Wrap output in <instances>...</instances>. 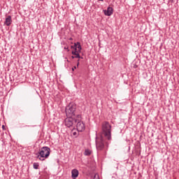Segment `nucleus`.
Segmentation results:
<instances>
[{
  "instance_id": "nucleus-12",
  "label": "nucleus",
  "mask_w": 179,
  "mask_h": 179,
  "mask_svg": "<svg viewBox=\"0 0 179 179\" xmlns=\"http://www.w3.org/2000/svg\"><path fill=\"white\" fill-rule=\"evenodd\" d=\"M39 166H40V164H38V162H34L33 164V167H34V169H35V170L38 169Z\"/></svg>"
},
{
  "instance_id": "nucleus-19",
  "label": "nucleus",
  "mask_w": 179,
  "mask_h": 179,
  "mask_svg": "<svg viewBox=\"0 0 179 179\" xmlns=\"http://www.w3.org/2000/svg\"><path fill=\"white\" fill-rule=\"evenodd\" d=\"M71 58H72V59H74L75 56H74V55H73V56H71Z\"/></svg>"
},
{
  "instance_id": "nucleus-1",
  "label": "nucleus",
  "mask_w": 179,
  "mask_h": 179,
  "mask_svg": "<svg viewBox=\"0 0 179 179\" xmlns=\"http://www.w3.org/2000/svg\"><path fill=\"white\" fill-rule=\"evenodd\" d=\"M106 138L108 141H111V125L108 122H103L102 124V133L100 137H96V146L97 150H103L106 144Z\"/></svg>"
},
{
  "instance_id": "nucleus-9",
  "label": "nucleus",
  "mask_w": 179,
  "mask_h": 179,
  "mask_svg": "<svg viewBox=\"0 0 179 179\" xmlns=\"http://www.w3.org/2000/svg\"><path fill=\"white\" fill-rule=\"evenodd\" d=\"M4 24L6 26H9L10 24H12V17L10 15H8L4 22Z\"/></svg>"
},
{
  "instance_id": "nucleus-15",
  "label": "nucleus",
  "mask_w": 179,
  "mask_h": 179,
  "mask_svg": "<svg viewBox=\"0 0 179 179\" xmlns=\"http://www.w3.org/2000/svg\"><path fill=\"white\" fill-rule=\"evenodd\" d=\"M75 69H76V66L72 68V71H75Z\"/></svg>"
},
{
  "instance_id": "nucleus-6",
  "label": "nucleus",
  "mask_w": 179,
  "mask_h": 179,
  "mask_svg": "<svg viewBox=\"0 0 179 179\" xmlns=\"http://www.w3.org/2000/svg\"><path fill=\"white\" fill-rule=\"evenodd\" d=\"M71 48L75 50L74 51H77V52H80V51H82V46L79 42L75 43L74 45H71Z\"/></svg>"
},
{
  "instance_id": "nucleus-13",
  "label": "nucleus",
  "mask_w": 179,
  "mask_h": 179,
  "mask_svg": "<svg viewBox=\"0 0 179 179\" xmlns=\"http://www.w3.org/2000/svg\"><path fill=\"white\" fill-rule=\"evenodd\" d=\"M71 135H73V136H75V137L76 138V136H78V132L76 131L75 129H73V130L71 131Z\"/></svg>"
},
{
  "instance_id": "nucleus-7",
  "label": "nucleus",
  "mask_w": 179,
  "mask_h": 179,
  "mask_svg": "<svg viewBox=\"0 0 179 179\" xmlns=\"http://www.w3.org/2000/svg\"><path fill=\"white\" fill-rule=\"evenodd\" d=\"M77 177H79V171H78L76 169H74L71 171V178L76 179Z\"/></svg>"
},
{
  "instance_id": "nucleus-22",
  "label": "nucleus",
  "mask_w": 179,
  "mask_h": 179,
  "mask_svg": "<svg viewBox=\"0 0 179 179\" xmlns=\"http://www.w3.org/2000/svg\"><path fill=\"white\" fill-rule=\"evenodd\" d=\"M70 40H72V38H70Z\"/></svg>"
},
{
  "instance_id": "nucleus-16",
  "label": "nucleus",
  "mask_w": 179,
  "mask_h": 179,
  "mask_svg": "<svg viewBox=\"0 0 179 179\" xmlns=\"http://www.w3.org/2000/svg\"><path fill=\"white\" fill-rule=\"evenodd\" d=\"M169 2H171V3H173L174 2V0H169Z\"/></svg>"
},
{
  "instance_id": "nucleus-4",
  "label": "nucleus",
  "mask_w": 179,
  "mask_h": 179,
  "mask_svg": "<svg viewBox=\"0 0 179 179\" xmlns=\"http://www.w3.org/2000/svg\"><path fill=\"white\" fill-rule=\"evenodd\" d=\"M76 122H78V116H67V117L64 120V124L67 128H75Z\"/></svg>"
},
{
  "instance_id": "nucleus-17",
  "label": "nucleus",
  "mask_w": 179,
  "mask_h": 179,
  "mask_svg": "<svg viewBox=\"0 0 179 179\" xmlns=\"http://www.w3.org/2000/svg\"><path fill=\"white\" fill-rule=\"evenodd\" d=\"M77 66H79V59L78 60Z\"/></svg>"
},
{
  "instance_id": "nucleus-20",
  "label": "nucleus",
  "mask_w": 179,
  "mask_h": 179,
  "mask_svg": "<svg viewBox=\"0 0 179 179\" xmlns=\"http://www.w3.org/2000/svg\"><path fill=\"white\" fill-rule=\"evenodd\" d=\"M66 61H67V62H69V60L67 59Z\"/></svg>"
},
{
  "instance_id": "nucleus-21",
  "label": "nucleus",
  "mask_w": 179,
  "mask_h": 179,
  "mask_svg": "<svg viewBox=\"0 0 179 179\" xmlns=\"http://www.w3.org/2000/svg\"><path fill=\"white\" fill-rule=\"evenodd\" d=\"M99 1H104V0H99Z\"/></svg>"
},
{
  "instance_id": "nucleus-8",
  "label": "nucleus",
  "mask_w": 179,
  "mask_h": 179,
  "mask_svg": "<svg viewBox=\"0 0 179 179\" xmlns=\"http://www.w3.org/2000/svg\"><path fill=\"white\" fill-rule=\"evenodd\" d=\"M113 10V7H108L107 10H104V15H106V16H111Z\"/></svg>"
},
{
  "instance_id": "nucleus-5",
  "label": "nucleus",
  "mask_w": 179,
  "mask_h": 179,
  "mask_svg": "<svg viewBox=\"0 0 179 179\" xmlns=\"http://www.w3.org/2000/svg\"><path fill=\"white\" fill-rule=\"evenodd\" d=\"M76 128H77L78 132H83V131H85L86 128L85 123L82 122V116L80 115H77Z\"/></svg>"
},
{
  "instance_id": "nucleus-3",
  "label": "nucleus",
  "mask_w": 179,
  "mask_h": 179,
  "mask_svg": "<svg viewBox=\"0 0 179 179\" xmlns=\"http://www.w3.org/2000/svg\"><path fill=\"white\" fill-rule=\"evenodd\" d=\"M66 115L67 117H77L76 114V104L70 103L66 107Z\"/></svg>"
},
{
  "instance_id": "nucleus-10",
  "label": "nucleus",
  "mask_w": 179,
  "mask_h": 179,
  "mask_svg": "<svg viewBox=\"0 0 179 179\" xmlns=\"http://www.w3.org/2000/svg\"><path fill=\"white\" fill-rule=\"evenodd\" d=\"M71 54L74 55V58H79L81 59H83V57H80V55H79V52L78 51H72Z\"/></svg>"
},
{
  "instance_id": "nucleus-14",
  "label": "nucleus",
  "mask_w": 179,
  "mask_h": 179,
  "mask_svg": "<svg viewBox=\"0 0 179 179\" xmlns=\"http://www.w3.org/2000/svg\"><path fill=\"white\" fill-rule=\"evenodd\" d=\"M2 129H3V131H6V128L5 127V125H3V126H2Z\"/></svg>"
},
{
  "instance_id": "nucleus-11",
  "label": "nucleus",
  "mask_w": 179,
  "mask_h": 179,
  "mask_svg": "<svg viewBox=\"0 0 179 179\" xmlns=\"http://www.w3.org/2000/svg\"><path fill=\"white\" fill-rule=\"evenodd\" d=\"M85 156H90L92 155V151L89 149L85 150L84 152Z\"/></svg>"
},
{
  "instance_id": "nucleus-2",
  "label": "nucleus",
  "mask_w": 179,
  "mask_h": 179,
  "mask_svg": "<svg viewBox=\"0 0 179 179\" xmlns=\"http://www.w3.org/2000/svg\"><path fill=\"white\" fill-rule=\"evenodd\" d=\"M51 153V149L47 146L43 147L39 149V151L37 155V159L41 160V162H44L45 159H48L50 157V155Z\"/></svg>"
},
{
  "instance_id": "nucleus-18",
  "label": "nucleus",
  "mask_w": 179,
  "mask_h": 179,
  "mask_svg": "<svg viewBox=\"0 0 179 179\" xmlns=\"http://www.w3.org/2000/svg\"><path fill=\"white\" fill-rule=\"evenodd\" d=\"M64 50H68V51H69V49H68V48L65 47Z\"/></svg>"
}]
</instances>
